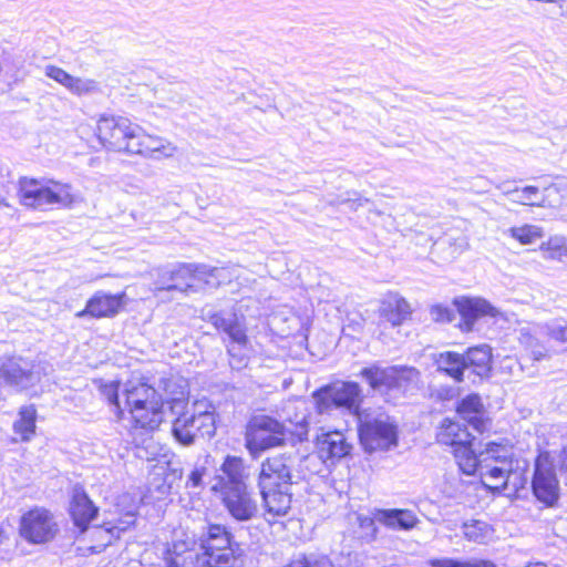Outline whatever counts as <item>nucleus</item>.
Here are the masks:
<instances>
[{"label":"nucleus","mask_w":567,"mask_h":567,"mask_svg":"<svg viewBox=\"0 0 567 567\" xmlns=\"http://www.w3.org/2000/svg\"><path fill=\"white\" fill-rule=\"evenodd\" d=\"M69 91L76 95L91 94L99 91V83L93 79L73 76Z\"/></svg>","instance_id":"45"},{"label":"nucleus","mask_w":567,"mask_h":567,"mask_svg":"<svg viewBox=\"0 0 567 567\" xmlns=\"http://www.w3.org/2000/svg\"><path fill=\"white\" fill-rule=\"evenodd\" d=\"M556 185L558 186L559 190H558V193H556V192L551 193V198H559L560 204H561L563 199H564V194H561L563 189H561V187L558 184H556Z\"/></svg>","instance_id":"54"},{"label":"nucleus","mask_w":567,"mask_h":567,"mask_svg":"<svg viewBox=\"0 0 567 567\" xmlns=\"http://www.w3.org/2000/svg\"><path fill=\"white\" fill-rule=\"evenodd\" d=\"M453 453H454V457L456 460V463H457L460 470L464 474L472 475V474H475L476 472L480 473L481 452L476 453L472 449V442L464 443V445H460L458 447H455Z\"/></svg>","instance_id":"34"},{"label":"nucleus","mask_w":567,"mask_h":567,"mask_svg":"<svg viewBox=\"0 0 567 567\" xmlns=\"http://www.w3.org/2000/svg\"><path fill=\"white\" fill-rule=\"evenodd\" d=\"M101 394L114 406V411L118 417L123 416V398L122 391L120 392V383L110 382L103 384L101 388Z\"/></svg>","instance_id":"43"},{"label":"nucleus","mask_w":567,"mask_h":567,"mask_svg":"<svg viewBox=\"0 0 567 567\" xmlns=\"http://www.w3.org/2000/svg\"><path fill=\"white\" fill-rule=\"evenodd\" d=\"M316 446L318 457L331 464L348 456L352 449L344 434L339 431L322 433L317 437Z\"/></svg>","instance_id":"22"},{"label":"nucleus","mask_w":567,"mask_h":567,"mask_svg":"<svg viewBox=\"0 0 567 567\" xmlns=\"http://www.w3.org/2000/svg\"><path fill=\"white\" fill-rule=\"evenodd\" d=\"M316 460L315 455L298 456L293 453H280L261 462L257 487L267 516L284 517L289 513L295 466L298 461L311 463Z\"/></svg>","instance_id":"2"},{"label":"nucleus","mask_w":567,"mask_h":567,"mask_svg":"<svg viewBox=\"0 0 567 567\" xmlns=\"http://www.w3.org/2000/svg\"><path fill=\"white\" fill-rule=\"evenodd\" d=\"M359 437L367 452L385 451L398 444L396 425L380 409H364L358 414Z\"/></svg>","instance_id":"6"},{"label":"nucleus","mask_w":567,"mask_h":567,"mask_svg":"<svg viewBox=\"0 0 567 567\" xmlns=\"http://www.w3.org/2000/svg\"><path fill=\"white\" fill-rule=\"evenodd\" d=\"M359 520H360V526L363 527V528H368L371 530V538L374 539L375 538V535H377V527H375V522L377 519L373 517H359Z\"/></svg>","instance_id":"50"},{"label":"nucleus","mask_w":567,"mask_h":567,"mask_svg":"<svg viewBox=\"0 0 567 567\" xmlns=\"http://www.w3.org/2000/svg\"><path fill=\"white\" fill-rule=\"evenodd\" d=\"M138 125L123 116L102 115L96 124V135L101 144L111 151L128 153L131 142Z\"/></svg>","instance_id":"10"},{"label":"nucleus","mask_w":567,"mask_h":567,"mask_svg":"<svg viewBox=\"0 0 567 567\" xmlns=\"http://www.w3.org/2000/svg\"><path fill=\"white\" fill-rule=\"evenodd\" d=\"M501 463V466H491L488 464H481L480 475L483 484L494 491L505 489L509 484L513 485L514 489H517L520 482L519 475L515 470L517 461H506L505 455L496 456V460Z\"/></svg>","instance_id":"16"},{"label":"nucleus","mask_w":567,"mask_h":567,"mask_svg":"<svg viewBox=\"0 0 567 567\" xmlns=\"http://www.w3.org/2000/svg\"><path fill=\"white\" fill-rule=\"evenodd\" d=\"M247 343L245 346H238L237 343L231 342L228 346V353L230 355V365L233 369L240 370L247 365L248 357L246 353Z\"/></svg>","instance_id":"46"},{"label":"nucleus","mask_w":567,"mask_h":567,"mask_svg":"<svg viewBox=\"0 0 567 567\" xmlns=\"http://www.w3.org/2000/svg\"><path fill=\"white\" fill-rule=\"evenodd\" d=\"M18 197L21 205L39 210L53 206L69 207L74 202L69 184L28 177L19 179Z\"/></svg>","instance_id":"5"},{"label":"nucleus","mask_w":567,"mask_h":567,"mask_svg":"<svg viewBox=\"0 0 567 567\" xmlns=\"http://www.w3.org/2000/svg\"><path fill=\"white\" fill-rule=\"evenodd\" d=\"M164 391L172 393L166 400L172 420V433L183 445L195 443L197 436L213 437L216 433V409L207 399L196 400L188 406L185 386L173 379L163 381Z\"/></svg>","instance_id":"1"},{"label":"nucleus","mask_w":567,"mask_h":567,"mask_svg":"<svg viewBox=\"0 0 567 567\" xmlns=\"http://www.w3.org/2000/svg\"><path fill=\"white\" fill-rule=\"evenodd\" d=\"M0 206L9 207V204L7 203L6 199H1L0 200Z\"/></svg>","instance_id":"57"},{"label":"nucleus","mask_w":567,"mask_h":567,"mask_svg":"<svg viewBox=\"0 0 567 567\" xmlns=\"http://www.w3.org/2000/svg\"><path fill=\"white\" fill-rule=\"evenodd\" d=\"M176 151L177 147L172 142L157 135L147 134L138 125V133L135 132L128 153L152 159H163L173 157Z\"/></svg>","instance_id":"17"},{"label":"nucleus","mask_w":567,"mask_h":567,"mask_svg":"<svg viewBox=\"0 0 567 567\" xmlns=\"http://www.w3.org/2000/svg\"><path fill=\"white\" fill-rule=\"evenodd\" d=\"M70 514L74 525L83 533L86 530L90 522L96 516L97 508L84 492L75 491L70 506Z\"/></svg>","instance_id":"28"},{"label":"nucleus","mask_w":567,"mask_h":567,"mask_svg":"<svg viewBox=\"0 0 567 567\" xmlns=\"http://www.w3.org/2000/svg\"><path fill=\"white\" fill-rule=\"evenodd\" d=\"M135 522V516L132 513H126L116 523H104L103 528H95V533L100 539L105 542V545L111 544L112 538H118L122 532H125Z\"/></svg>","instance_id":"37"},{"label":"nucleus","mask_w":567,"mask_h":567,"mask_svg":"<svg viewBox=\"0 0 567 567\" xmlns=\"http://www.w3.org/2000/svg\"><path fill=\"white\" fill-rule=\"evenodd\" d=\"M565 257H567V237H566V251H565Z\"/></svg>","instance_id":"58"},{"label":"nucleus","mask_w":567,"mask_h":567,"mask_svg":"<svg viewBox=\"0 0 567 567\" xmlns=\"http://www.w3.org/2000/svg\"><path fill=\"white\" fill-rule=\"evenodd\" d=\"M557 185H549L543 192L536 186H526L524 188L506 189L504 194L512 203L538 207H557L560 205L559 198H551V193H558Z\"/></svg>","instance_id":"20"},{"label":"nucleus","mask_w":567,"mask_h":567,"mask_svg":"<svg viewBox=\"0 0 567 567\" xmlns=\"http://www.w3.org/2000/svg\"><path fill=\"white\" fill-rule=\"evenodd\" d=\"M37 410L33 405L22 406L19 417L13 423V430L21 436L22 441H30L35 433Z\"/></svg>","instance_id":"35"},{"label":"nucleus","mask_w":567,"mask_h":567,"mask_svg":"<svg viewBox=\"0 0 567 567\" xmlns=\"http://www.w3.org/2000/svg\"><path fill=\"white\" fill-rule=\"evenodd\" d=\"M202 567H240L239 556L231 546V535L221 525H209L200 536Z\"/></svg>","instance_id":"8"},{"label":"nucleus","mask_w":567,"mask_h":567,"mask_svg":"<svg viewBox=\"0 0 567 567\" xmlns=\"http://www.w3.org/2000/svg\"><path fill=\"white\" fill-rule=\"evenodd\" d=\"M58 533L59 525L53 514L43 507H34L20 518L19 534L30 544H47L53 540Z\"/></svg>","instance_id":"11"},{"label":"nucleus","mask_w":567,"mask_h":567,"mask_svg":"<svg viewBox=\"0 0 567 567\" xmlns=\"http://www.w3.org/2000/svg\"><path fill=\"white\" fill-rule=\"evenodd\" d=\"M455 305L462 319L460 327L465 331H471L475 321L480 317H495L497 315V310L486 300L481 298H464L457 300Z\"/></svg>","instance_id":"25"},{"label":"nucleus","mask_w":567,"mask_h":567,"mask_svg":"<svg viewBox=\"0 0 567 567\" xmlns=\"http://www.w3.org/2000/svg\"><path fill=\"white\" fill-rule=\"evenodd\" d=\"M507 234L522 245H530L544 236L542 227L529 224L512 227L507 230Z\"/></svg>","instance_id":"39"},{"label":"nucleus","mask_w":567,"mask_h":567,"mask_svg":"<svg viewBox=\"0 0 567 567\" xmlns=\"http://www.w3.org/2000/svg\"><path fill=\"white\" fill-rule=\"evenodd\" d=\"M124 293L109 295L96 292L86 303L85 309L79 311L76 317L91 316L94 318L113 317L123 307Z\"/></svg>","instance_id":"23"},{"label":"nucleus","mask_w":567,"mask_h":567,"mask_svg":"<svg viewBox=\"0 0 567 567\" xmlns=\"http://www.w3.org/2000/svg\"><path fill=\"white\" fill-rule=\"evenodd\" d=\"M310 410L303 399L289 400L277 411V420L284 424L292 442H303L308 439Z\"/></svg>","instance_id":"12"},{"label":"nucleus","mask_w":567,"mask_h":567,"mask_svg":"<svg viewBox=\"0 0 567 567\" xmlns=\"http://www.w3.org/2000/svg\"><path fill=\"white\" fill-rule=\"evenodd\" d=\"M8 545V537L2 529H0V561L8 557V550L4 546Z\"/></svg>","instance_id":"51"},{"label":"nucleus","mask_w":567,"mask_h":567,"mask_svg":"<svg viewBox=\"0 0 567 567\" xmlns=\"http://www.w3.org/2000/svg\"><path fill=\"white\" fill-rule=\"evenodd\" d=\"M360 374L374 391L384 395L386 401L398 400L415 389L421 375L414 367L377 364L362 369Z\"/></svg>","instance_id":"4"},{"label":"nucleus","mask_w":567,"mask_h":567,"mask_svg":"<svg viewBox=\"0 0 567 567\" xmlns=\"http://www.w3.org/2000/svg\"><path fill=\"white\" fill-rule=\"evenodd\" d=\"M464 537L468 542L485 544L492 539L494 528L488 523L481 519L465 522L462 526Z\"/></svg>","instance_id":"36"},{"label":"nucleus","mask_w":567,"mask_h":567,"mask_svg":"<svg viewBox=\"0 0 567 567\" xmlns=\"http://www.w3.org/2000/svg\"><path fill=\"white\" fill-rule=\"evenodd\" d=\"M467 372L481 378L488 375L492 368V352L486 344L470 348L463 353Z\"/></svg>","instance_id":"29"},{"label":"nucleus","mask_w":567,"mask_h":567,"mask_svg":"<svg viewBox=\"0 0 567 567\" xmlns=\"http://www.w3.org/2000/svg\"><path fill=\"white\" fill-rule=\"evenodd\" d=\"M539 249L544 252V257L547 259H560L561 257H565L566 237L560 235L551 236L547 241L542 243Z\"/></svg>","instance_id":"41"},{"label":"nucleus","mask_w":567,"mask_h":567,"mask_svg":"<svg viewBox=\"0 0 567 567\" xmlns=\"http://www.w3.org/2000/svg\"><path fill=\"white\" fill-rule=\"evenodd\" d=\"M204 319L218 331H223L231 342L238 346L248 343L246 331L235 315L224 311H207L204 315Z\"/></svg>","instance_id":"24"},{"label":"nucleus","mask_w":567,"mask_h":567,"mask_svg":"<svg viewBox=\"0 0 567 567\" xmlns=\"http://www.w3.org/2000/svg\"><path fill=\"white\" fill-rule=\"evenodd\" d=\"M168 559L179 560L181 567H202L200 538L193 533H175L172 547L168 548Z\"/></svg>","instance_id":"19"},{"label":"nucleus","mask_w":567,"mask_h":567,"mask_svg":"<svg viewBox=\"0 0 567 567\" xmlns=\"http://www.w3.org/2000/svg\"><path fill=\"white\" fill-rule=\"evenodd\" d=\"M167 567H181L179 560L177 559H167Z\"/></svg>","instance_id":"55"},{"label":"nucleus","mask_w":567,"mask_h":567,"mask_svg":"<svg viewBox=\"0 0 567 567\" xmlns=\"http://www.w3.org/2000/svg\"><path fill=\"white\" fill-rule=\"evenodd\" d=\"M244 440L245 447L256 458L268 450L285 446L290 437L279 420L270 415L259 414L248 421Z\"/></svg>","instance_id":"7"},{"label":"nucleus","mask_w":567,"mask_h":567,"mask_svg":"<svg viewBox=\"0 0 567 567\" xmlns=\"http://www.w3.org/2000/svg\"><path fill=\"white\" fill-rule=\"evenodd\" d=\"M527 567H547V566L542 563H536V564H529Z\"/></svg>","instance_id":"56"},{"label":"nucleus","mask_w":567,"mask_h":567,"mask_svg":"<svg viewBox=\"0 0 567 567\" xmlns=\"http://www.w3.org/2000/svg\"><path fill=\"white\" fill-rule=\"evenodd\" d=\"M228 514L238 522H248L259 514V504L248 486L226 487L218 492Z\"/></svg>","instance_id":"13"},{"label":"nucleus","mask_w":567,"mask_h":567,"mask_svg":"<svg viewBox=\"0 0 567 567\" xmlns=\"http://www.w3.org/2000/svg\"><path fill=\"white\" fill-rule=\"evenodd\" d=\"M543 333H545L550 340H554L564 346L561 351H567V324L564 320L558 319L546 323L540 327Z\"/></svg>","instance_id":"42"},{"label":"nucleus","mask_w":567,"mask_h":567,"mask_svg":"<svg viewBox=\"0 0 567 567\" xmlns=\"http://www.w3.org/2000/svg\"><path fill=\"white\" fill-rule=\"evenodd\" d=\"M436 436L439 443L451 445L454 449L464 445V443H471L473 437L464 424L450 419L442 422Z\"/></svg>","instance_id":"30"},{"label":"nucleus","mask_w":567,"mask_h":567,"mask_svg":"<svg viewBox=\"0 0 567 567\" xmlns=\"http://www.w3.org/2000/svg\"><path fill=\"white\" fill-rule=\"evenodd\" d=\"M230 277L231 270L229 268L196 265L195 287L200 284L207 288H217L220 285L230 281Z\"/></svg>","instance_id":"33"},{"label":"nucleus","mask_w":567,"mask_h":567,"mask_svg":"<svg viewBox=\"0 0 567 567\" xmlns=\"http://www.w3.org/2000/svg\"><path fill=\"white\" fill-rule=\"evenodd\" d=\"M220 474L215 480L216 483L213 485V491L220 492L225 491L226 487L247 486V478L249 473L245 461L235 455H227L220 465Z\"/></svg>","instance_id":"21"},{"label":"nucleus","mask_w":567,"mask_h":567,"mask_svg":"<svg viewBox=\"0 0 567 567\" xmlns=\"http://www.w3.org/2000/svg\"><path fill=\"white\" fill-rule=\"evenodd\" d=\"M533 493L538 501L546 505H554L559 496V484L555 466L548 455H539L535 462L532 481Z\"/></svg>","instance_id":"14"},{"label":"nucleus","mask_w":567,"mask_h":567,"mask_svg":"<svg viewBox=\"0 0 567 567\" xmlns=\"http://www.w3.org/2000/svg\"><path fill=\"white\" fill-rule=\"evenodd\" d=\"M519 343L529 351L534 360L539 361L545 358H549L551 351L545 347L537 337L532 333L528 329H520L519 331Z\"/></svg>","instance_id":"38"},{"label":"nucleus","mask_w":567,"mask_h":567,"mask_svg":"<svg viewBox=\"0 0 567 567\" xmlns=\"http://www.w3.org/2000/svg\"><path fill=\"white\" fill-rule=\"evenodd\" d=\"M361 330V324L360 323H355V326H347L342 329V333L344 336H352V332H359Z\"/></svg>","instance_id":"52"},{"label":"nucleus","mask_w":567,"mask_h":567,"mask_svg":"<svg viewBox=\"0 0 567 567\" xmlns=\"http://www.w3.org/2000/svg\"><path fill=\"white\" fill-rule=\"evenodd\" d=\"M44 73L48 78L54 80L55 82L60 83L69 90L73 75L69 74L66 71L55 65L45 66Z\"/></svg>","instance_id":"47"},{"label":"nucleus","mask_w":567,"mask_h":567,"mask_svg":"<svg viewBox=\"0 0 567 567\" xmlns=\"http://www.w3.org/2000/svg\"><path fill=\"white\" fill-rule=\"evenodd\" d=\"M431 315L437 321H450V311L441 306H435L431 309Z\"/></svg>","instance_id":"49"},{"label":"nucleus","mask_w":567,"mask_h":567,"mask_svg":"<svg viewBox=\"0 0 567 567\" xmlns=\"http://www.w3.org/2000/svg\"><path fill=\"white\" fill-rule=\"evenodd\" d=\"M435 364L437 371L445 373L456 382L463 381L464 372H466L463 354L453 351L442 352L435 358Z\"/></svg>","instance_id":"32"},{"label":"nucleus","mask_w":567,"mask_h":567,"mask_svg":"<svg viewBox=\"0 0 567 567\" xmlns=\"http://www.w3.org/2000/svg\"><path fill=\"white\" fill-rule=\"evenodd\" d=\"M166 393V398L157 391L142 382L128 381L123 385V413L126 411L133 422L134 432L138 429L152 432L156 430L168 413L166 400L172 398V393Z\"/></svg>","instance_id":"3"},{"label":"nucleus","mask_w":567,"mask_h":567,"mask_svg":"<svg viewBox=\"0 0 567 567\" xmlns=\"http://www.w3.org/2000/svg\"><path fill=\"white\" fill-rule=\"evenodd\" d=\"M363 202H368V199H362L361 197L354 199H347L344 203L349 204V206L353 209H357L359 206H362Z\"/></svg>","instance_id":"53"},{"label":"nucleus","mask_w":567,"mask_h":567,"mask_svg":"<svg viewBox=\"0 0 567 567\" xmlns=\"http://www.w3.org/2000/svg\"><path fill=\"white\" fill-rule=\"evenodd\" d=\"M374 518L378 523L394 530H411L419 523V518L411 509H375Z\"/></svg>","instance_id":"26"},{"label":"nucleus","mask_w":567,"mask_h":567,"mask_svg":"<svg viewBox=\"0 0 567 567\" xmlns=\"http://www.w3.org/2000/svg\"><path fill=\"white\" fill-rule=\"evenodd\" d=\"M41 375L40 364H34L22 358H10L0 368V377L20 390H27L38 384L41 381Z\"/></svg>","instance_id":"15"},{"label":"nucleus","mask_w":567,"mask_h":567,"mask_svg":"<svg viewBox=\"0 0 567 567\" xmlns=\"http://www.w3.org/2000/svg\"><path fill=\"white\" fill-rule=\"evenodd\" d=\"M498 455H505L506 461H515L513 458L512 449L496 443H488L486 447L483 451H481V464L501 466V463L498 462L499 458L496 460V456Z\"/></svg>","instance_id":"40"},{"label":"nucleus","mask_w":567,"mask_h":567,"mask_svg":"<svg viewBox=\"0 0 567 567\" xmlns=\"http://www.w3.org/2000/svg\"><path fill=\"white\" fill-rule=\"evenodd\" d=\"M206 473V468L204 465L196 466L189 474L187 480V486L199 487L203 483V477Z\"/></svg>","instance_id":"48"},{"label":"nucleus","mask_w":567,"mask_h":567,"mask_svg":"<svg viewBox=\"0 0 567 567\" xmlns=\"http://www.w3.org/2000/svg\"><path fill=\"white\" fill-rule=\"evenodd\" d=\"M380 313L385 322L398 327L410 318L411 307L404 298L392 296L382 302Z\"/></svg>","instance_id":"31"},{"label":"nucleus","mask_w":567,"mask_h":567,"mask_svg":"<svg viewBox=\"0 0 567 567\" xmlns=\"http://www.w3.org/2000/svg\"><path fill=\"white\" fill-rule=\"evenodd\" d=\"M317 408L320 413L327 412L332 406L343 409L355 415L362 412L359 404L362 400L360 385L355 382L338 381L313 393Z\"/></svg>","instance_id":"9"},{"label":"nucleus","mask_w":567,"mask_h":567,"mask_svg":"<svg viewBox=\"0 0 567 567\" xmlns=\"http://www.w3.org/2000/svg\"><path fill=\"white\" fill-rule=\"evenodd\" d=\"M196 264H179L165 269L158 277L156 289L162 291H178L182 293L195 290Z\"/></svg>","instance_id":"18"},{"label":"nucleus","mask_w":567,"mask_h":567,"mask_svg":"<svg viewBox=\"0 0 567 567\" xmlns=\"http://www.w3.org/2000/svg\"><path fill=\"white\" fill-rule=\"evenodd\" d=\"M457 413L476 432L483 433L486 430L484 409L482 400L477 394H468L457 405Z\"/></svg>","instance_id":"27"},{"label":"nucleus","mask_w":567,"mask_h":567,"mask_svg":"<svg viewBox=\"0 0 567 567\" xmlns=\"http://www.w3.org/2000/svg\"><path fill=\"white\" fill-rule=\"evenodd\" d=\"M432 567H495L489 560L484 559H468V560H456L452 558L433 559L430 561Z\"/></svg>","instance_id":"44"}]
</instances>
